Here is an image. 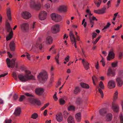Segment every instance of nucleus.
I'll list each match as a JSON object with an SVG mask.
<instances>
[{"label": "nucleus", "mask_w": 123, "mask_h": 123, "mask_svg": "<svg viewBox=\"0 0 123 123\" xmlns=\"http://www.w3.org/2000/svg\"><path fill=\"white\" fill-rule=\"evenodd\" d=\"M25 72L26 74L25 75L20 74L18 75V78L20 81L24 82L29 80H35V78L34 76L29 75L31 74L30 71H26Z\"/></svg>", "instance_id": "obj_1"}, {"label": "nucleus", "mask_w": 123, "mask_h": 123, "mask_svg": "<svg viewBox=\"0 0 123 123\" xmlns=\"http://www.w3.org/2000/svg\"><path fill=\"white\" fill-rule=\"evenodd\" d=\"M77 34V32L76 31H75V34L76 36V38H75L74 35L72 31H70L69 33L71 42L72 45H74L75 48H77V47L76 40L78 41L80 40V37Z\"/></svg>", "instance_id": "obj_2"}, {"label": "nucleus", "mask_w": 123, "mask_h": 123, "mask_svg": "<svg viewBox=\"0 0 123 123\" xmlns=\"http://www.w3.org/2000/svg\"><path fill=\"white\" fill-rule=\"evenodd\" d=\"M6 27L7 32H9V34L6 37V40L8 41L12 38L13 36V33L12 29L9 23L7 22L6 23Z\"/></svg>", "instance_id": "obj_3"}, {"label": "nucleus", "mask_w": 123, "mask_h": 123, "mask_svg": "<svg viewBox=\"0 0 123 123\" xmlns=\"http://www.w3.org/2000/svg\"><path fill=\"white\" fill-rule=\"evenodd\" d=\"M30 6L32 8L38 10L41 9L42 6L40 3H39L36 4L34 0H32L30 3Z\"/></svg>", "instance_id": "obj_4"}, {"label": "nucleus", "mask_w": 123, "mask_h": 123, "mask_svg": "<svg viewBox=\"0 0 123 123\" xmlns=\"http://www.w3.org/2000/svg\"><path fill=\"white\" fill-rule=\"evenodd\" d=\"M37 78L40 80L45 81L48 78V75L46 72H41L37 76Z\"/></svg>", "instance_id": "obj_5"}, {"label": "nucleus", "mask_w": 123, "mask_h": 123, "mask_svg": "<svg viewBox=\"0 0 123 123\" xmlns=\"http://www.w3.org/2000/svg\"><path fill=\"white\" fill-rule=\"evenodd\" d=\"M50 17L52 19L56 22H60L62 19L61 16L55 13H52L50 15Z\"/></svg>", "instance_id": "obj_6"}, {"label": "nucleus", "mask_w": 123, "mask_h": 123, "mask_svg": "<svg viewBox=\"0 0 123 123\" xmlns=\"http://www.w3.org/2000/svg\"><path fill=\"white\" fill-rule=\"evenodd\" d=\"M42 48V45L40 43L38 42L34 43L32 47V49L34 51L38 50L39 49L41 50Z\"/></svg>", "instance_id": "obj_7"}, {"label": "nucleus", "mask_w": 123, "mask_h": 123, "mask_svg": "<svg viewBox=\"0 0 123 123\" xmlns=\"http://www.w3.org/2000/svg\"><path fill=\"white\" fill-rule=\"evenodd\" d=\"M16 60V59H12L11 61L9 58H7L6 59V62L8 67L9 68L11 67L12 68H14L15 65V61Z\"/></svg>", "instance_id": "obj_8"}, {"label": "nucleus", "mask_w": 123, "mask_h": 123, "mask_svg": "<svg viewBox=\"0 0 123 123\" xmlns=\"http://www.w3.org/2000/svg\"><path fill=\"white\" fill-rule=\"evenodd\" d=\"M60 31V27L58 25H54L52 27L51 31L52 33L56 34L58 32Z\"/></svg>", "instance_id": "obj_9"}, {"label": "nucleus", "mask_w": 123, "mask_h": 123, "mask_svg": "<svg viewBox=\"0 0 123 123\" xmlns=\"http://www.w3.org/2000/svg\"><path fill=\"white\" fill-rule=\"evenodd\" d=\"M21 17L24 19H28L31 18V14L27 12H24L21 13Z\"/></svg>", "instance_id": "obj_10"}, {"label": "nucleus", "mask_w": 123, "mask_h": 123, "mask_svg": "<svg viewBox=\"0 0 123 123\" xmlns=\"http://www.w3.org/2000/svg\"><path fill=\"white\" fill-rule=\"evenodd\" d=\"M47 12L44 11H41L39 15V18L41 20H44L46 18Z\"/></svg>", "instance_id": "obj_11"}, {"label": "nucleus", "mask_w": 123, "mask_h": 123, "mask_svg": "<svg viewBox=\"0 0 123 123\" xmlns=\"http://www.w3.org/2000/svg\"><path fill=\"white\" fill-rule=\"evenodd\" d=\"M21 28L22 30L24 32H27L29 30V24L26 23H23L21 25Z\"/></svg>", "instance_id": "obj_12"}, {"label": "nucleus", "mask_w": 123, "mask_h": 123, "mask_svg": "<svg viewBox=\"0 0 123 123\" xmlns=\"http://www.w3.org/2000/svg\"><path fill=\"white\" fill-rule=\"evenodd\" d=\"M115 54L113 49H111L109 52L107 59L108 60L110 61L112 59L114 58L115 56Z\"/></svg>", "instance_id": "obj_13"}, {"label": "nucleus", "mask_w": 123, "mask_h": 123, "mask_svg": "<svg viewBox=\"0 0 123 123\" xmlns=\"http://www.w3.org/2000/svg\"><path fill=\"white\" fill-rule=\"evenodd\" d=\"M107 74L108 76H114L115 75V70L111 68H109Z\"/></svg>", "instance_id": "obj_14"}, {"label": "nucleus", "mask_w": 123, "mask_h": 123, "mask_svg": "<svg viewBox=\"0 0 123 123\" xmlns=\"http://www.w3.org/2000/svg\"><path fill=\"white\" fill-rule=\"evenodd\" d=\"M80 59L82 60V62L86 70L88 69L89 68V64L88 62L86 61L84 59Z\"/></svg>", "instance_id": "obj_15"}, {"label": "nucleus", "mask_w": 123, "mask_h": 123, "mask_svg": "<svg viewBox=\"0 0 123 123\" xmlns=\"http://www.w3.org/2000/svg\"><path fill=\"white\" fill-rule=\"evenodd\" d=\"M115 86V82L113 80L109 81L108 84V87L110 89H112Z\"/></svg>", "instance_id": "obj_16"}, {"label": "nucleus", "mask_w": 123, "mask_h": 123, "mask_svg": "<svg viewBox=\"0 0 123 123\" xmlns=\"http://www.w3.org/2000/svg\"><path fill=\"white\" fill-rule=\"evenodd\" d=\"M111 108L114 111L117 112L119 111V106L118 105H115V102H113L112 104Z\"/></svg>", "instance_id": "obj_17"}, {"label": "nucleus", "mask_w": 123, "mask_h": 123, "mask_svg": "<svg viewBox=\"0 0 123 123\" xmlns=\"http://www.w3.org/2000/svg\"><path fill=\"white\" fill-rule=\"evenodd\" d=\"M53 41L52 37L50 36H48L46 38L45 43L47 44H50L52 43Z\"/></svg>", "instance_id": "obj_18"}, {"label": "nucleus", "mask_w": 123, "mask_h": 123, "mask_svg": "<svg viewBox=\"0 0 123 123\" xmlns=\"http://www.w3.org/2000/svg\"><path fill=\"white\" fill-rule=\"evenodd\" d=\"M58 10L60 12H66L67 11V7L65 5L61 6L59 7Z\"/></svg>", "instance_id": "obj_19"}, {"label": "nucleus", "mask_w": 123, "mask_h": 123, "mask_svg": "<svg viewBox=\"0 0 123 123\" xmlns=\"http://www.w3.org/2000/svg\"><path fill=\"white\" fill-rule=\"evenodd\" d=\"M88 99V98L87 97H84L82 99L80 98H78L77 99L76 103L77 104L79 105L83 101H86Z\"/></svg>", "instance_id": "obj_20"}, {"label": "nucleus", "mask_w": 123, "mask_h": 123, "mask_svg": "<svg viewBox=\"0 0 123 123\" xmlns=\"http://www.w3.org/2000/svg\"><path fill=\"white\" fill-rule=\"evenodd\" d=\"M116 81L118 86L119 87H121L123 84V80L122 78H117L116 79Z\"/></svg>", "instance_id": "obj_21"}, {"label": "nucleus", "mask_w": 123, "mask_h": 123, "mask_svg": "<svg viewBox=\"0 0 123 123\" xmlns=\"http://www.w3.org/2000/svg\"><path fill=\"white\" fill-rule=\"evenodd\" d=\"M43 91L44 90L43 88H38L36 89L35 92L37 94L40 95L42 94Z\"/></svg>", "instance_id": "obj_22"}, {"label": "nucleus", "mask_w": 123, "mask_h": 123, "mask_svg": "<svg viewBox=\"0 0 123 123\" xmlns=\"http://www.w3.org/2000/svg\"><path fill=\"white\" fill-rule=\"evenodd\" d=\"M75 117L77 121L78 122H80L81 119V113L80 112L77 113L75 115Z\"/></svg>", "instance_id": "obj_23"}, {"label": "nucleus", "mask_w": 123, "mask_h": 123, "mask_svg": "<svg viewBox=\"0 0 123 123\" xmlns=\"http://www.w3.org/2000/svg\"><path fill=\"white\" fill-rule=\"evenodd\" d=\"M21 112V108L19 107H17L15 109L13 114L16 116H18L20 115Z\"/></svg>", "instance_id": "obj_24"}, {"label": "nucleus", "mask_w": 123, "mask_h": 123, "mask_svg": "<svg viewBox=\"0 0 123 123\" xmlns=\"http://www.w3.org/2000/svg\"><path fill=\"white\" fill-rule=\"evenodd\" d=\"M6 13L8 19L10 20H12L11 12L10 8L9 7H8L7 8Z\"/></svg>", "instance_id": "obj_25"}, {"label": "nucleus", "mask_w": 123, "mask_h": 123, "mask_svg": "<svg viewBox=\"0 0 123 123\" xmlns=\"http://www.w3.org/2000/svg\"><path fill=\"white\" fill-rule=\"evenodd\" d=\"M56 119L57 121L58 122H61L63 120V117L62 115L60 114H57L56 115Z\"/></svg>", "instance_id": "obj_26"}, {"label": "nucleus", "mask_w": 123, "mask_h": 123, "mask_svg": "<svg viewBox=\"0 0 123 123\" xmlns=\"http://www.w3.org/2000/svg\"><path fill=\"white\" fill-rule=\"evenodd\" d=\"M31 101L32 103H35L36 105H42V103L40 101L35 99H33L31 100V101Z\"/></svg>", "instance_id": "obj_27"}, {"label": "nucleus", "mask_w": 123, "mask_h": 123, "mask_svg": "<svg viewBox=\"0 0 123 123\" xmlns=\"http://www.w3.org/2000/svg\"><path fill=\"white\" fill-rule=\"evenodd\" d=\"M67 121L68 123H75L73 117L71 116H69L67 119Z\"/></svg>", "instance_id": "obj_28"}, {"label": "nucleus", "mask_w": 123, "mask_h": 123, "mask_svg": "<svg viewBox=\"0 0 123 123\" xmlns=\"http://www.w3.org/2000/svg\"><path fill=\"white\" fill-rule=\"evenodd\" d=\"M112 118V115L111 113H109L106 115V121H109L111 120Z\"/></svg>", "instance_id": "obj_29"}, {"label": "nucleus", "mask_w": 123, "mask_h": 123, "mask_svg": "<svg viewBox=\"0 0 123 123\" xmlns=\"http://www.w3.org/2000/svg\"><path fill=\"white\" fill-rule=\"evenodd\" d=\"M10 47L11 50H14L15 48V43L13 41L11 42L10 44Z\"/></svg>", "instance_id": "obj_30"}, {"label": "nucleus", "mask_w": 123, "mask_h": 123, "mask_svg": "<svg viewBox=\"0 0 123 123\" xmlns=\"http://www.w3.org/2000/svg\"><path fill=\"white\" fill-rule=\"evenodd\" d=\"M81 86L83 88L86 89H88L89 88V85L86 83H80Z\"/></svg>", "instance_id": "obj_31"}, {"label": "nucleus", "mask_w": 123, "mask_h": 123, "mask_svg": "<svg viewBox=\"0 0 123 123\" xmlns=\"http://www.w3.org/2000/svg\"><path fill=\"white\" fill-rule=\"evenodd\" d=\"M106 109H102L99 111V113L101 115H104L107 112Z\"/></svg>", "instance_id": "obj_32"}, {"label": "nucleus", "mask_w": 123, "mask_h": 123, "mask_svg": "<svg viewBox=\"0 0 123 123\" xmlns=\"http://www.w3.org/2000/svg\"><path fill=\"white\" fill-rule=\"evenodd\" d=\"M80 89L79 87H76L74 90V94H77L80 92Z\"/></svg>", "instance_id": "obj_33"}, {"label": "nucleus", "mask_w": 123, "mask_h": 123, "mask_svg": "<svg viewBox=\"0 0 123 123\" xmlns=\"http://www.w3.org/2000/svg\"><path fill=\"white\" fill-rule=\"evenodd\" d=\"M101 2V1L100 0H95L94 1L95 4L98 7L100 6Z\"/></svg>", "instance_id": "obj_34"}, {"label": "nucleus", "mask_w": 123, "mask_h": 123, "mask_svg": "<svg viewBox=\"0 0 123 123\" xmlns=\"http://www.w3.org/2000/svg\"><path fill=\"white\" fill-rule=\"evenodd\" d=\"M118 92L117 91H116L114 93L113 95L114 99L115 100H116L118 98Z\"/></svg>", "instance_id": "obj_35"}, {"label": "nucleus", "mask_w": 123, "mask_h": 123, "mask_svg": "<svg viewBox=\"0 0 123 123\" xmlns=\"http://www.w3.org/2000/svg\"><path fill=\"white\" fill-rule=\"evenodd\" d=\"M38 117V114L36 113H34L32 115L31 117L33 119H36Z\"/></svg>", "instance_id": "obj_36"}, {"label": "nucleus", "mask_w": 123, "mask_h": 123, "mask_svg": "<svg viewBox=\"0 0 123 123\" xmlns=\"http://www.w3.org/2000/svg\"><path fill=\"white\" fill-rule=\"evenodd\" d=\"M92 79L93 84L94 85H96L95 82H97L98 79L95 76H94L92 77Z\"/></svg>", "instance_id": "obj_37"}, {"label": "nucleus", "mask_w": 123, "mask_h": 123, "mask_svg": "<svg viewBox=\"0 0 123 123\" xmlns=\"http://www.w3.org/2000/svg\"><path fill=\"white\" fill-rule=\"evenodd\" d=\"M100 14H102L105 12L106 8H103L101 9H99Z\"/></svg>", "instance_id": "obj_38"}, {"label": "nucleus", "mask_w": 123, "mask_h": 123, "mask_svg": "<svg viewBox=\"0 0 123 123\" xmlns=\"http://www.w3.org/2000/svg\"><path fill=\"white\" fill-rule=\"evenodd\" d=\"M75 107L73 106H70L68 108V110L69 111H74L75 110Z\"/></svg>", "instance_id": "obj_39"}, {"label": "nucleus", "mask_w": 123, "mask_h": 123, "mask_svg": "<svg viewBox=\"0 0 123 123\" xmlns=\"http://www.w3.org/2000/svg\"><path fill=\"white\" fill-rule=\"evenodd\" d=\"M59 54L58 53L57 55L55 57V59L56 62L58 64H59V63L58 60L59 58Z\"/></svg>", "instance_id": "obj_40"}, {"label": "nucleus", "mask_w": 123, "mask_h": 123, "mask_svg": "<svg viewBox=\"0 0 123 123\" xmlns=\"http://www.w3.org/2000/svg\"><path fill=\"white\" fill-rule=\"evenodd\" d=\"M101 36H99L95 40L94 42H93L92 43L94 44H95L99 40L101 37Z\"/></svg>", "instance_id": "obj_41"}, {"label": "nucleus", "mask_w": 123, "mask_h": 123, "mask_svg": "<svg viewBox=\"0 0 123 123\" xmlns=\"http://www.w3.org/2000/svg\"><path fill=\"white\" fill-rule=\"evenodd\" d=\"M98 90L101 95V97L102 98H103L104 97V94L103 91L100 88L98 89Z\"/></svg>", "instance_id": "obj_42"}, {"label": "nucleus", "mask_w": 123, "mask_h": 123, "mask_svg": "<svg viewBox=\"0 0 123 123\" xmlns=\"http://www.w3.org/2000/svg\"><path fill=\"white\" fill-rule=\"evenodd\" d=\"M59 102L61 105H63L65 103V101L64 100L61 98L60 99Z\"/></svg>", "instance_id": "obj_43"}, {"label": "nucleus", "mask_w": 123, "mask_h": 123, "mask_svg": "<svg viewBox=\"0 0 123 123\" xmlns=\"http://www.w3.org/2000/svg\"><path fill=\"white\" fill-rule=\"evenodd\" d=\"M99 86L101 89H104V85L102 82L100 81V83L99 84Z\"/></svg>", "instance_id": "obj_44"}, {"label": "nucleus", "mask_w": 123, "mask_h": 123, "mask_svg": "<svg viewBox=\"0 0 123 123\" xmlns=\"http://www.w3.org/2000/svg\"><path fill=\"white\" fill-rule=\"evenodd\" d=\"M69 113L67 111H64L63 112L64 117L66 118L68 116Z\"/></svg>", "instance_id": "obj_45"}, {"label": "nucleus", "mask_w": 123, "mask_h": 123, "mask_svg": "<svg viewBox=\"0 0 123 123\" xmlns=\"http://www.w3.org/2000/svg\"><path fill=\"white\" fill-rule=\"evenodd\" d=\"M23 94H25L26 96H29L31 97H34V96L32 94L28 93H24Z\"/></svg>", "instance_id": "obj_46"}, {"label": "nucleus", "mask_w": 123, "mask_h": 123, "mask_svg": "<svg viewBox=\"0 0 123 123\" xmlns=\"http://www.w3.org/2000/svg\"><path fill=\"white\" fill-rule=\"evenodd\" d=\"M25 98V96L22 95L21 96L20 98H19V101L20 102L22 101Z\"/></svg>", "instance_id": "obj_47"}, {"label": "nucleus", "mask_w": 123, "mask_h": 123, "mask_svg": "<svg viewBox=\"0 0 123 123\" xmlns=\"http://www.w3.org/2000/svg\"><path fill=\"white\" fill-rule=\"evenodd\" d=\"M26 54V56H27V59L29 60H31V56L27 52L25 53Z\"/></svg>", "instance_id": "obj_48"}, {"label": "nucleus", "mask_w": 123, "mask_h": 123, "mask_svg": "<svg viewBox=\"0 0 123 123\" xmlns=\"http://www.w3.org/2000/svg\"><path fill=\"white\" fill-rule=\"evenodd\" d=\"M85 19H84L82 21V24L83 25H83V26L85 27H86V26L87 23L86 22H85Z\"/></svg>", "instance_id": "obj_49"}, {"label": "nucleus", "mask_w": 123, "mask_h": 123, "mask_svg": "<svg viewBox=\"0 0 123 123\" xmlns=\"http://www.w3.org/2000/svg\"><path fill=\"white\" fill-rule=\"evenodd\" d=\"M121 123H123V115L121 114L120 116Z\"/></svg>", "instance_id": "obj_50"}, {"label": "nucleus", "mask_w": 123, "mask_h": 123, "mask_svg": "<svg viewBox=\"0 0 123 123\" xmlns=\"http://www.w3.org/2000/svg\"><path fill=\"white\" fill-rule=\"evenodd\" d=\"M12 120L11 119H6L5 121V123H11Z\"/></svg>", "instance_id": "obj_51"}, {"label": "nucleus", "mask_w": 123, "mask_h": 123, "mask_svg": "<svg viewBox=\"0 0 123 123\" xmlns=\"http://www.w3.org/2000/svg\"><path fill=\"white\" fill-rule=\"evenodd\" d=\"M118 75L120 76L123 75V70H120L118 72Z\"/></svg>", "instance_id": "obj_52"}, {"label": "nucleus", "mask_w": 123, "mask_h": 123, "mask_svg": "<svg viewBox=\"0 0 123 123\" xmlns=\"http://www.w3.org/2000/svg\"><path fill=\"white\" fill-rule=\"evenodd\" d=\"M117 65V63L116 62H114L112 63V66L113 67H116Z\"/></svg>", "instance_id": "obj_53"}, {"label": "nucleus", "mask_w": 123, "mask_h": 123, "mask_svg": "<svg viewBox=\"0 0 123 123\" xmlns=\"http://www.w3.org/2000/svg\"><path fill=\"white\" fill-rule=\"evenodd\" d=\"M12 76L15 80H17V78L16 73L14 72L12 74Z\"/></svg>", "instance_id": "obj_54"}, {"label": "nucleus", "mask_w": 123, "mask_h": 123, "mask_svg": "<svg viewBox=\"0 0 123 123\" xmlns=\"http://www.w3.org/2000/svg\"><path fill=\"white\" fill-rule=\"evenodd\" d=\"M70 56L68 55L65 58V60L66 62H68L69 60Z\"/></svg>", "instance_id": "obj_55"}, {"label": "nucleus", "mask_w": 123, "mask_h": 123, "mask_svg": "<svg viewBox=\"0 0 123 123\" xmlns=\"http://www.w3.org/2000/svg\"><path fill=\"white\" fill-rule=\"evenodd\" d=\"M101 62H102V65L103 66H104L105 65V62L104 61V59L103 58H102V59L101 60Z\"/></svg>", "instance_id": "obj_56"}, {"label": "nucleus", "mask_w": 123, "mask_h": 123, "mask_svg": "<svg viewBox=\"0 0 123 123\" xmlns=\"http://www.w3.org/2000/svg\"><path fill=\"white\" fill-rule=\"evenodd\" d=\"M95 67L96 68L97 70H98L99 69V64L98 62L95 65Z\"/></svg>", "instance_id": "obj_57"}, {"label": "nucleus", "mask_w": 123, "mask_h": 123, "mask_svg": "<svg viewBox=\"0 0 123 123\" xmlns=\"http://www.w3.org/2000/svg\"><path fill=\"white\" fill-rule=\"evenodd\" d=\"M18 98V96L16 94H15L13 95V98L14 100H16Z\"/></svg>", "instance_id": "obj_58"}, {"label": "nucleus", "mask_w": 123, "mask_h": 123, "mask_svg": "<svg viewBox=\"0 0 123 123\" xmlns=\"http://www.w3.org/2000/svg\"><path fill=\"white\" fill-rule=\"evenodd\" d=\"M35 23L34 22L31 25V30H33V29L35 27Z\"/></svg>", "instance_id": "obj_59"}, {"label": "nucleus", "mask_w": 123, "mask_h": 123, "mask_svg": "<svg viewBox=\"0 0 123 123\" xmlns=\"http://www.w3.org/2000/svg\"><path fill=\"white\" fill-rule=\"evenodd\" d=\"M56 93L55 94H54L53 96V98L55 101H56L58 100V98L56 96Z\"/></svg>", "instance_id": "obj_60"}, {"label": "nucleus", "mask_w": 123, "mask_h": 123, "mask_svg": "<svg viewBox=\"0 0 123 123\" xmlns=\"http://www.w3.org/2000/svg\"><path fill=\"white\" fill-rule=\"evenodd\" d=\"M122 24L120 25V26H118L117 28H115L114 29V30L115 31H118L120 28H121L122 27Z\"/></svg>", "instance_id": "obj_61"}, {"label": "nucleus", "mask_w": 123, "mask_h": 123, "mask_svg": "<svg viewBox=\"0 0 123 123\" xmlns=\"http://www.w3.org/2000/svg\"><path fill=\"white\" fill-rule=\"evenodd\" d=\"M45 6L46 9H48L50 7V5L49 3L46 4L45 5Z\"/></svg>", "instance_id": "obj_62"}, {"label": "nucleus", "mask_w": 123, "mask_h": 123, "mask_svg": "<svg viewBox=\"0 0 123 123\" xmlns=\"http://www.w3.org/2000/svg\"><path fill=\"white\" fill-rule=\"evenodd\" d=\"M89 19H91V20L94 21L95 20L96 21H97L98 20L96 19V17L94 16H93L92 18H89Z\"/></svg>", "instance_id": "obj_63"}, {"label": "nucleus", "mask_w": 123, "mask_h": 123, "mask_svg": "<svg viewBox=\"0 0 123 123\" xmlns=\"http://www.w3.org/2000/svg\"><path fill=\"white\" fill-rule=\"evenodd\" d=\"M97 34L95 33H93L92 35V37L93 39L95 38L97 35Z\"/></svg>", "instance_id": "obj_64"}]
</instances>
